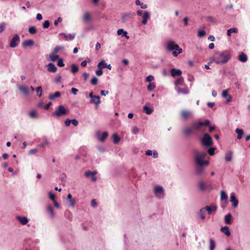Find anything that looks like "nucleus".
I'll use <instances>...</instances> for the list:
<instances>
[{"instance_id":"46","label":"nucleus","mask_w":250,"mask_h":250,"mask_svg":"<svg viewBox=\"0 0 250 250\" xmlns=\"http://www.w3.org/2000/svg\"><path fill=\"white\" fill-rule=\"evenodd\" d=\"M155 88V85L154 83H150L147 86V90L149 91H151Z\"/></svg>"},{"instance_id":"44","label":"nucleus","mask_w":250,"mask_h":250,"mask_svg":"<svg viewBox=\"0 0 250 250\" xmlns=\"http://www.w3.org/2000/svg\"><path fill=\"white\" fill-rule=\"evenodd\" d=\"M135 4L137 5H141V7L142 9H146L147 7L146 4H144L143 3H141L139 0H136L135 1Z\"/></svg>"},{"instance_id":"21","label":"nucleus","mask_w":250,"mask_h":250,"mask_svg":"<svg viewBox=\"0 0 250 250\" xmlns=\"http://www.w3.org/2000/svg\"><path fill=\"white\" fill-rule=\"evenodd\" d=\"M96 134H97V137L99 138V140L102 142H104L108 136V133L107 132H104L103 133L102 137H99V136L100 135V132H97Z\"/></svg>"},{"instance_id":"31","label":"nucleus","mask_w":250,"mask_h":250,"mask_svg":"<svg viewBox=\"0 0 250 250\" xmlns=\"http://www.w3.org/2000/svg\"><path fill=\"white\" fill-rule=\"evenodd\" d=\"M49 58L50 60L53 62H55L58 60L60 58L59 56L57 55L56 54H54L53 52L50 54L49 56Z\"/></svg>"},{"instance_id":"12","label":"nucleus","mask_w":250,"mask_h":250,"mask_svg":"<svg viewBox=\"0 0 250 250\" xmlns=\"http://www.w3.org/2000/svg\"><path fill=\"white\" fill-rule=\"evenodd\" d=\"M201 122L193 123L191 125V129L194 131L197 130L202 127Z\"/></svg>"},{"instance_id":"63","label":"nucleus","mask_w":250,"mask_h":250,"mask_svg":"<svg viewBox=\"0 0 250 250\" xmlns=\"http://www.w3.org/2000/svg\"><path fill=\"white\" fill-rule=\"evenodd\" d=\"M62 18H58V19L57 20H55L54 22V24L55 26H57L58 25V23L59 22H62Z\"/></svg>"},{"instance_id":"4","label":"nucleus","mask_w":250,"mask_h":250,"mask_svg":"<svg viewBox=\"0 0 250 250\" xmlns=\"http://www.w3.org/2000/svg\"><path fill=\"white\" fill-rule=\"evenodd\" d=\"M202 145L205 146H210L213 145L212 138L208 134L205 133L203 137L201 139Z\"/></svg>"},{"instance_id":"7","label":"nucleus","mask_w":250,"mask_h":250,"mask_svg":"<svg viewBox=\"0 0 250 250\" xmlns=\"http://www.w3.org/2000/svg\"><path fill=\"white\" fill-rule=\"evenodd\" d=\"M154 193L155 196L159 199L163 198L165 196L164 188L160 186H156L154 187Z\"/></svg>"},{"instance_id":"18","label":"nucleus","mask_w":250,"mask_h":250,"mask_svg":"<svg viewBox=\"0 0 250 250\" xmlns=\"http://www.w3.org/2000/svg\"><path fill=\"white\" fill-rule=\"evenodd\" d=\"M17 219L23 225H26L28 222V219L25 216H18Z\"/></svg>"},{"instance_id":"24","label":"nucleus","mask_w":250,"mask_h":250,"mask_svg":"<svg viewBox=\"0 0 250 250\" xmlns=\"http://www.w3.org/2000/svg\"><path fill=\"white\" fill-rule=\"evenodd\" d=\"M191 115V112L190 111H188L182 110L181 112V115L182 117L185 120L187 119Z\"/></svg>"},{"instance_id":"40","label":"nucleus","mask_w":250,"mask_h":250,"mask_svg":"<svg viewBox=\"0 0 250 250\" xmlns=\"http://www.w3.org/2000/svg\"><path fill=\"white\" fill-rule=\"evenodd\" d=\"M215 248V242L211 239H209V250H214Z\"/></svg>"},{"instance_id":"19","label":"nucleus","mask_w":250,"mask_h":250,"mask_svg":"<svg viewBox=\"0 0 250 250\" xmlns=\"http://www.w3.org/2000/svg\"><path fill=\"white\" fill-rule=\"evenodd\" d=\"M220 230L222 233H224L227 237H229L231 235L229 228L227 226L222 227L220 229Z\"/></svg>"},{"instance_id":"5","label":"nucleus","mask_w":250,"mask_h":250,"mask_svg":"<svg viewBox=\"0 0 250 250\" xmlns=\"http://www.w3.org/2000/svg\"><path fill=\"white\" fill-rule=\"evenodd\" d=\"M89 97L90 99L89 103L94 104L95 108H97L101 103L100 97L98 95H94L93 91L89 93Z\"/></svg>"},{"instance_id":"10","label":"nucleus","mask_w":250,"mask_h":250,"mask_svg":"<svg viewBox=\"0 0 250 250\" xmlns=\"http://www.w3.org/2000/svg\"><path fill=\"white\" fill-rule=\"evenodd\" d=\"M97 171H87L85 172V176L86 177H90L91 178V180L93 182H95L97 180V177L95 176V174H96Z\"/></svg>"},{"instance_id":"16","label":"nucleus","mask_w":250,"mask_h":250,"mask_svg":"<svg viewBox=\"0 0 250 250\" xmlns=\"http://www.w3.org/2000/svg\"><path fill=\"white\" fill-rule=\"evenodd\" d=\"M142 18L143 20L142 21V23L143 24L146 25L147 23V20L150 18V15L149 12L148 11H145L143 15Z\"/></svg>"},{"instance_id":"28","label":"nucleus","mask_w":250,"mask_h":250,"mask_svg":"<svg viewBox=\"0 0 250 250\" xmlns=\"http://www.w3.org/2000/svg\"><path fill=\"white\" fill-rule=\"evenodd\" d=\"M60 35L63 36V37L65 39H67V38H69V40H73L75 38L76 34L75 33H73V34H70L69 35H66V34H65L64 33H62L60 34Z\"/></svg>"},{"instance_id":"49","label":"nucleus","mask_w":250,"mask_h":250,"mask_svg":"<svg viewBox=\"0 0 250 250\" xmlns=\"http://www.w3.org/2000/svg\"><path fill=\"white\" fill-rule=\"evenodd\" d=\"M29 116L32 118H34L37 117V115L36 111L34 110L30 111L29 112Z\"/></svg>"},{"instance_id":"1","label":"nucleus","mask_w":250,"mask_h":250,"mask_svg":"<svg viewBox=\"0 0 250 250\" xmlns=\"http://www.w3.org/2000/svg\"><path fill=\"white\" fill-rule=\"evenodd\" d=\"M231 58V55L227 51L216 52L213 56L212 60L217 64L226 63Z\"/></svg>"},{"instance_id":"14","label":"nucleus","mask_w":250,"mask_h":250,"mask_svg":"<svg viewBox=\"0 0 250 250\" xmlns=\"http://www.w3.org/2000/svg\"><path fill=\"white\" fill-rule=\"evenodd\" d=\"M170 73L171 76L175 77L180 76L182 74V71L180 69H177L176 68H171L170 69Z\"/></svg>"},{"instance_id":"54","label":"nucleus","mask_w":250,"mask_h":250,"mask_svg":"<svg viewBox=\"0 0 250 250\" xmlns=\"http://www.w3.org/2000/svg\"><path fill=\"white\" fill-rule=\"evenodd\" d=\"M98 81V79L96 77H93V78L91 80V84L92 85H95L97 84Z\"/></svg>"},{"instance_id":"35","label":"nucleus","mask_w":250,"mask_h":250,"mask_svg":"<svg viewBox=\"0 0 250 250\" xmlns=\"http://www.w3.org/2000/svg\"><path fill=\"white\" fill-rule=\"evenodd\" d=\"M174 84L176 86L179 85H183L184 84V78L182 77L179 78L177 80L175 81Z\"/></svg>"},{"instance_id":"22","label":"nucleus","mask_w":250,"mask_h":250,"mask_svg":"<svg viewBox=\"0 0 250 250\" xmlns=\"http://www.w3.org/2000/svg\"><path fill=\"white\" fill-rule=\"evenodd\" d=\"M35 43V42L33 40H27L25 41L22 43V46L24 47H28V46H32Z\"/></svg>"},{"instance_id":"55","label":"nucleus","mask_w":250,"mask_h":250,"mask_svg":"<svg viewBox=\"0 0 250 250\" xmlns=\"http://www.w3.org/2000/svg\"><path fill=\"white\" fill-rule=\"evenodd\" d=\"M139 132V129L136 127V126H133L132 129V133L136 135L138 134Z\"/></svg>"},{"instance_id":"36","label":"nucleus","mask_w":250,"mask_h":250,"mask_svg":"<svg viewBox=\"0 0 250 250\" xmlns=\"http://www.w3.org/2000/svg\"><path fill=\"white\" fill-rule=\"evenodd\" d=\"M205 213V210L204 208L200 209L198 212V215H199L200 217L202 220H204L206 218Z\"/></svg>"},{"instance_id":"45","label":"nucleus","mask_w":250,"mask_h":250,"mask_svg":"<svg viewBox=\"0 0 250 250\" xmlns=\"http://www.w3.org/2000/svg\"><path fill=\"white\" fill-rule=\"evenodd\" d=\"M71 71L72 73H75L78 71V70H79L78 67L76 64H71Z\"/></svg>"},{"instance_id":"62","label":"nucleus","mask_w":250,"mask_h":250,"mask_svg":"<svg viewBox=\"0 0 250 250\" xmlns=\"http://www.w3.org/2000/svg\"><path fill=\"white\" fill-rule=\"evenodd\" d=\"M201 123L202 124V127L203 126H208L209 125L210 121L208 120H207L205 121L204 122H201Z\"/></svg>"},{"instance_id":"41","label":"nucleus","mask_w":250,"mask_h":250,"mask_svg":"<svg viewBox=\"0 0 250 250\" xmlns=\"http://www.w3.org/2000/svg\"><path fill=\"white\" fill-rule=\"evenodd\" d=\"M237 29L236 28H230L227 30V35L230 37L232 33H237Z\"/></svg>"},{"instance_id":"29","label":"nucleus","mask_w":250,"mask_h":250,"mask_svg":"<svg viewBox=\"0 0 250 250\" xmlns=\"http://www.w3.org/2000/svg\"><path fill=\"white\" fill-rule=\"evenodd\" d=\"M233 155V152L231 150H229L228 152L225 157V160L227 162H231L232 160V156Z\"/></svg>"},{"instance_id":"25","label":"nucleus","mask_w":250,"mask_h":250,"mask_svg":"<svg viewBox=\"0 0 250 250\" xmlns=\"http://www.w3.org/2000/svg\"><path fill=\"white\" fill-rule=\"evenodd\" d=\"M92 20L91 17L88 12H85L83 15V21L84 22L90 21Z\"/></svg>"},{"instance_id":"61","label":"nucleus","mask_w":250,"mask_h":250,"mask_svg":"<svg viewBox=\"0 0 250 250\" xmlns=\"http://www.w3.org/2000/svg\"><path fill=\"white\" fill-rule=\"evenodd\" d=\"M154 79V77L152 75H149L146 77V81L147 82L151 83V82Z\"/></svg>"},{"instance_id":"15","label":"nucleus","mask_w":250,"mask_h":250,"mask_svg":"<svg viewBox=\"0 0 250 250\" xmlns=\"http://www.w3.org/2000/svg\"><path fill=\"white\" fill-rule=\"evenodd\" d=\"M205 211H207L208 214H210L212 212H215L217 210V207L215 205H212L211 206H206L204 208Z\"/></svg>"},{"instance_id":"38","label":"nucleus","mask_w":250,"mask_h":250,"mask_svg":"<svg viewBox=\"0 0 250 250\" xmlns=\"http://www.w3.org/2000/svg\"><path fill=\"white\" fill-rule=\"evenodd\" d=\"M112 137L113 139V142L114 144H117L119 142L120 140V138L118 136V135L116 133H114L113 134Z\"/></svg>"},{"instance_id":"26","label":"nucleus","mask_w":250,"mask_h":250,"mask_svg":"<svg viewBox=\"0 0 250 250\" xmlns=\"http://www.w3.org/2000/svg\"><path fill=\"white\" fill-rule=\"evenodd\" d=\"M177 92L179 94H188L189 93V90L187 87L184 88L183 89L180 88H177L176 89Z\"/></svg>"},{"instance_id":"3","label":"nucleus","mask_w":250,"mask_h":250,"mask_svg":"<svg viewBox=\"0 0 250 250\" xmlns=\"http://www.w3.org/2000/svg\"><path fill=\"white\" fill-rule=\"evenodd\" d=\"M207 153L206 152H202L199 153L197 151H194V160L196 164L205 165L208 166L209 164L208 161H204L203 159L206 157Z\"/></svg>"},{"instance_id":"48","label":"nucleus","mask_w":250,"mask_h":250,"mask_svg":"<svg viewBox=\"0 0 250 250\" xmlns=\"http://www.w3.org/2000/svg\"><path fill=\"white\" fill-rule=\"evenodd\" d=\"M117 34L118 35H122V36H124L127 34V33L126 31H125L123 29H119L117 31Z\"/></svg>"},{"instance_id":"51","label":"nucleus","mask_w":250,"mask_h":250,"mask_svg":"<svg viewBox=\"0 0 250 250\" xmlns=\"http://www.w3.org/2000/svg\"><path fill=\"white\" fill-rule=\"evenodd\" d=\"M206 35V32L203 30H198V36L200 38H202L205 36Z\"/></svg>"},{"instance_id":"43","label":"nucleus","mask_w":250,"mask_h":250,"mask_svg":"<svg viewBox=\"0 0 250 250\" xmlns=\"http://www.w3.org/2000/svg\"><path fill=\"white\" fill-rule=\"evenodd\" d=\"M63 49H64V46H62V45L57 46L56 47H55L54 48L53 52L54 54H57L60 50H63Z\"/></svg>"},{"instance_id":"13","label":"nucleus","mask_w":250,"mask_h":250,"mask_svg":"<svg viewBox=\"0 0 250 250\" xmlns=\"http://www.w3.org/2000/svg\"><path fill=\"white\" fill-rule=\"evenodd\" d=\"M19 90L26 95L29 94V88L25 85H21L19 87Z\"/></svg>"},{"instance_id":"42","label":"nucleus","mask_w":250,"mask_h":250,"mask_svg":"<svg viewBox=\"0 0 250 250\" xmlns=\"http://www.w3.org/2000/svg\"><path fill=\"white\" fill-rule=\"evenodd\" d=\"M37 95L38 97H41L42 95V89L41 86L37 87L36 89Z\"/></svg>"},{"instance_id":"20","label":"nucleus","mask_w":250,"mask_h":250,"mask_svg":"<svg viewBox=\"0 0 250 250\" xmlns=\"http://www.w3.org/2000/svg\"><path fill=\"white\" fill-rule=\"evenodd\" d=\"M220 198L222 201H224L225 204L228 203V196L227 194L224 190H221L220 193Z\"/></svg>"},{"instance_id":"53","label":"nucleus","mask_w":250,"mask_h":250,"mask_svg":"<svg viewBox=\"0 0 250 250\" xmlns=\"http://www.w3.org/2000/svg\"><path fill=\"white\" fill-rule=\"evenodd\" d=\"M193 131V130L191 129V126L188 128H187L184 130V133L186 135H188L191 133Z\"/></svg>"},{"instance_id":"17","label":"nucleus","mask_w":250,"mask_h":250,"mask_svg":"<svg viewBox=\"0 0 250 250\" xmlns=\"http://www.w3.org/2000/svg\"><path fill=\"white\" fill-rule=\"evenodd\" d=\"M47 70L49 72L55 73L57 71V68L53 63H49L47 64Z\"/></svg>"},{"instance_id":"60","label":"nucleus","mask_w":250,"mask_h":250,"mask_svg":"<svg viewBox=\"0 0 250 250\" xmlns=\"http://www.w3.org/2000/svg\"><path fill=\"white\" fill-rule=\"evenodd\" d=\"M44 142L41 143L40 145V146L42 147H43L44 146H45L46 145H47L48 144V141L47 140V139H46V138H44Z\"/></svg>"},{"instance_id":"57","label":"nucleus","mask_w":250,"mask_h":250,"mask_svg":"<svg viewBox=\"0 0 250 250\" xmlns=\"http://www.w3.org/2000/svg\"><path fill=\"white\" fill-rule=\"evenodd\" d=\"M206 19H207V21L208 22H214L216 21L215 19L212 16H208L206 18Z\"/></svg>"},{"instance_id":"39","label":"nucleus","mask_w":250,"mask_h":250,"mask_svg":"<svg viewBox=\"0 0 250 250\" xmlns=\"http://www.w3.org/2000/svg\"><path fill=\"white\" fill-rule=\"evenodd\" d=\"M143 108H144V110L145 111L146 114H147L148 115L151 114L153 111V110L152 108H151L147 106H144Z\"/></svg>"},{"instance_id":"8","label":"nucleus","mask_w":250,"mask_h":250,"mask_svg":"<svg viewBox=\"0 0 250 250\" xmlns=\"http://www.w3.org/2000/svg\"><path fill=\"white\" fill-rule=\"evenodd\" d=\"M135 16V14L132 12L127 13H123L122 14V22L125 23L129 21L130 20L133 19Z\"/></svg>"},{"instance_id":"9","label":"nucleus","mask_w":250,"mask_h":250,"mask_svg":"<svg viewBox=\"0 0 250 250\" xmlns=\"http://www.w3.org/2000/svg\"><path fill=\"white\" fill-rule=\"evenodd\" d=\"M20 39L18 35L16 34L14 35L10 42L9 45L12 48H14L16 47L18 45V43L20 42Z\"/></svg>"},{"instance_id":"2","label":"nucleus","mask_w":250,"mask_h":250,"mask_svg":"<svg viewBox=\"0 0 250 250\" xmlns=\"http://www.w3.org/2000/svg\"><path fill=\"white\" fill-rule=\"evenodd\" d=\"M166 49L169 51H173L172 55L175 57H177L178 55L182 53L183 52L182 48H180L178 44L172 41H170L167 42Z\"/></svg>"},{"instance_id":"47","label":"nucleus","mask_w":250,"mask_h":250,"mask_svg":"<svg viewBox=\"0 0 250 250\" xmlns=\"http://www.w3.org/2000/svg\"><path fill=\"white\" fill-rule=\"evenodd\" d=\"M198 187L200 190L203 191L206 189L205 184L203 182H200L198 184Z\"/></svg>"},{"instance_id":"56","label":"nucleus","mask_w":250,"mask_h":250,"mask_svg":"<svg viewBox=\"0 0 250 250\" xmlns=\"http://www.w3.org/2000/svg\"><path fill=\"white\" fill-rule=\"evenodd\" d=\"M89 74L87 72H84L83 74V77L84 82H86L89 77Z\"/></svg>"},{"instance_id":"34","label":"nucleus","mask_w":250,"mask_h":250,"mask_svg":"<svg viewBox=\"0 0 250 250\" xmlns=\"http://www.w3.org/2000/svg\"><path fill=\"white\" fill-rule=\"evenodd\" d=\"M232 218V215L230 213H228L225 217V222L227 224H231V220Z\"/></svg>"},{"instance_id":"23","label":"nucleus","mask_w":250,"mask_h":250,"mask_svg":"<svg viewBox=\"0 0 250 250\" xmlns=\"http://www.w3.org/2000/svg\"><path fill=\"white\" fill-rule=\"evenodd\" d=\"M46 209L47 212L49 214L50 217L51 218H53L55 217V214L54 212L53 207H52V206L51 205H48Z\"/></svg>"},{"instance_id":"30","label":"nucleus","mask_w":250,"mask_h":250,"mask_svg":"<svg viewBox=\"0 0 250 250\" xmlns=\"http://www.w3.org/2000/svg\"><path fill=\"white\" fill-rule=\"evenodd\" d=\"M239 60L242 62H245L247 61L248 57L245 53H241L239 56Z\"/></svg>"},{"instance_id":"64","label":"nucleus","mask_w":250,"mask_h":250,"mask_svg":"<svg viewBox=\"0 0 250 250\" xmlns=\"http://www.w3.org/2000/svg\"><path fill=\"white\" fill-rule=\"evenodd\" d=\"M48 195H49V197L50 198V199L53 201V202H55V195L54 194H53L52 192H49L48 193Z\"/></svg>"},{"instance_id":"32","label":"nucleus","mask_w":250,"mask_h":250,"mask_svg":"<svg viewBox=\"0 0 250 250\" xmlns=\"http://www.w3.org/2000/svg\"><path fill=\"white\" fill-rule=\"evenodd\" d=\"M106 65L107 63L105 62L104 60H102L98 63L97 67L98 69H102L103 68H106L107 66Z\"/></svg>"},{"instance_id":"52","label":"nucleus","mask_w":250,"mask_h":250,"mask_svg":"<svg viewBox=\"0 0 250 250\" xmlns=\"http://www.w3.org/2000/svg\"><path fill=\"white\" fill-rule=\"evenodd\" d=\"M57 65H58V66H60V67H63L64 66L65 64L63 62V60L62 58H60L58 60Z\"/></svg>"},{"instance_id":"33","label":"nucleus","mask_w":250,"mask_h":250,"mask_svg":"<svg viewBox=\"0 0 250 250\" xmlns=\"http://www.w3.org/2000/svg\"><path fill=\"white\" fill-rule=\"evenodd\" d=\"M197 167L196 168V173L198 175H201L204 171V168L203 167V166L204 165H201V164H197Z\"/></svg>"},{"instance_id":"6","label":"nucleus","mask_w":250,"mask_h":250,"mask_svg":"<svg viewBox=\"0 0 250 250\" xmlns=\"http://www.w3.org/2000/svg\"><path fill=\"white\" fill-rule=\"evenodd\" d=\"M67 114V111L63 105H59L58 108L52 113L53 116L60 117Z\"/></svg>"},{"instance_id":"59","label":"nucleus","mask_w":250,"mask_h":250,"mask_svg":"<svg viewBox=\"0 0 250 250\" xmlns=\"http://www.w3.org/2000/svg\"><path fill=\"white\" fill-rule=\"evenodd\" d=\"M214 147H211L208 149V152L210 155L212 156L214 154Z\"/></svg>"},{"instance_id":"27","label":"nucleus","mask_w":250,"mask_h":250,"mask_svg":"<svg viewBox=\"0 0 250 250\" xmlns=\"http://www.w3.org/2000/svg\"><path fill=\"white\" fill-rule=\"evenodd\" d=\"M235 132L237 134V139L238 140H240L242 138V136L244 134L243 130L242 129L237 128L235 129Z\"/></svg>"},{"instance_id":"37","label":"nucleus","mask_w":250,"mask_h":250,"mask_svg":"<svg viewBox=\"0 0 250 250\" xmlns=\"http://www.w3.org/2000/svg\"><path fill=\"white\" fill-rule=\"evenodd\" d=\"M61 95V93L59 91L56 92L54 94H51L49 96V99L53 100L55 98L59 97Z\"/></svg>"},{"instance_id":"11","label":"nucleus","mask_w":250,"mask_h":250,"mask_svg":"<svg viewBox=\"0 0 250 250\" xmlns=\"http://www.w3.org/2000/svg\"><path fill=\"white\" fill-rule=\"evenodd\" d=\"M230 202L232 203V206L234 208H236L238 205V200L236 198L234 193L232 192L230 194Z\"/></svg>"},{"instance_id":"50","label":"nucleus","mask_w":250,"mask_h":250,"mask_svg":"<svg viewBox=\"0 0 250 250\" xmlns=\"http://www.w3.org/2000/svg\"><path fill=\"white\" fill-rule=\"evenodd\" d=\"M29 32L31 34H34L37 32V30L34 26H31L28 29Z\"/></svg>"},{"instance_id":"58","label":"nucleus","mask_w":250,"mask_h":250,"mask_svg":"<svg viewBox=\"0 0 250 250\" xmlns=\"http://www.w3.org/2000/svg\"><path fill=\"white\" fill-rule=\"evenodd\" d=\"M50 25V22L49 21H45L42 24L43 27L44 28H48Z\"/></svg>"}]
</instances>
